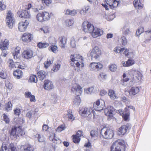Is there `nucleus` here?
Instances as JSON below:
<instances>
[{"label":"nucleus","mask_w":151,"mask_h":151,"mask_svg":"<svg viewBox=\"0 0 151 151\" xmlns=\"http://www.w3.org/2000/svg\"><path fill=\"white\" fill-rule=\"evenodd\" d=\"M109 95L111 99L116 98V96L114 91L112 90H109Z\"/></svg>","instance_id":"nucleus-41"},{"label":"nucleus","mask_w":151,"mask_h":151,"mask_svg":"<svg viewBox=\"0 0 151 151\" xmlns=\"http://www.w3.org/2000/svg\"><path fill=\"white\" fill-rule=\"evenodd\" d=\"M139 91V89L138 87H132L129 91V94L131 95H135Z\"/></svg>","instance_id":"nucleus-29"},{"label":"nucleus","mask_w":151,"mask_h":151,"mask_svg":"<svg viewBox=\"0 0 151 151\" xmlns=\"http://www.w3.org/2000/svg\"><path fill=\"white\" fill-rule=\"evenodd\" d=\"M90 135L92 137L96 136V132L95 130H92L90 132Z\"/></svg>","instance_id":"nucleus-64"},{"label":"nucleus","mask_w":151,"mask_h":151,"mask_svg":"<svg viewBox=\"0 0 151 151\" xmlns=\"http://www.w3.org/2000/svg\"><path fill=\"white\" fill-rule=\"evenodd\" d=\"M83 133L82 131L78 130L76 133L75 136H77L79 137H80L81 136H83Z\"/></svg>","instance_id":"nucleus-60"},{"label":"nucleus","mask_w":151,"mask_h":151,"mask_svg":"<svg viewBox=\"0 0 151 151\" xmlns=\"http://www.w3.org/2000/svg\"><path fill=\"white\" fill-rule=\"evenodd\" d=\"M4 120V121L6 124H9L10 122V120L8 117V116L5 113L3 114Z\"/></svg>","instance_id":"nucleus-51"},{"label":"nucleus","mask_w":151,"mask_h":151,"mask_svg":"<svg viewBox=\"0 0 151 151\" xmlns=\"http://www.w3.org/2000/svg\"><path fill=\"white\" fill-rule=\"evenodd\" d=\"M44 88L47 90H50L53 88L52 82L50 80H45L43 86Z\"/></svg>","instance_id":"nucleus-19"},{"label":"nucleus","mask_w":151,"mask_h":151,"mask_svg":"<svg viewBox=\"0 0 151 151\" xmlns=\"http://www.w3.org/2000/svg\"><path fill=\"white\" fill-rule=\"evenodd\" d=\"M6 8V6L3 4V2L2 1L0 2V11H2L5 9Z\"/></svg>","instance_id":"nucleus-61"},{"label":"nucleus","mask_w":151,"mask_h":151,"mask_svg":"<svg viewBox=\"0 0 151 151\" xmlns=\"http://www.w3.org/2000/svg\"><path fill=\"white\" fill-rule=\"evenodd\" d=\"M91 66H99V65H103L102 64L100 63L93 62L90 63Z\"/></svg>","instance_id":"nucleus-62"},{"label":"nucleus","mask_w":151,"mask_h":151,"mask_svg":"<svg viewBox=\"0 0 151 151\" xmlns=\"http://www.w3.org/2000/svg\"><path fill=\"white\" fill-rule=\"evenodd\" d=\"M36 137H37L38 141L40 142H43L44 140L43 137L41 136L39 134H36Z\"/></svg>","instance_id":"nucleus-54"},{"label":"nucleus","mask_w":151,"mask_h":151,"mask_svg":"<svg viewBox=\"0 0 151 151\" xmlns=\"http://www.w3.org/2000/svg\"><path fill=\"white\" fill-rule=\"evenodd\" d=\"M65 129V126L63 125H61L59 126L56 129V131L58 132H60L63 130Z\"/></svg>","instance_id":"nucleus-52"},{"label":"nucleus","mask_w":151,"mask_h":151,"mask_svg":"<svg viewBox=\"0 0 151 151\" xmlns=\"http://www.w3.org/2000/svg\"><path fill=\"white\" fill-rule=\"evenodd\" d=\"M71 61L70 64L71 66H84V58L81 55L78 54L72 55L70 56Z\"/></svg>","instance_id":"nucleus-1"},{"label":"nucleus","mask_w":151,"mask_h":151,"mask_svg":"<svg viewBox=\"0 0 151 151\" xmlns=\"http://www.w3.org/2000/svg\"><path fill=\"white\" fill-rule=\"evenodd\" d=\"M114 51L116 52L122 53V52L123 48H121L119 47H117L114 49Z\"/></svg>","instance_id":"nucleus-53"},{"label":"nucleus","mask_w":151,"mask_h":151,"mask_svg":"<svg viewBox=\"0 0 151 151\" xmlns=\"http://www.w3.org/2000/svg\"><path fill=\"white\" fill-rule=\"evenodd\" d=\"M118 4V2L117 1L115 0H114L110 6L112 9H113L117 7Z\"/></svg>","instance_id":"nucleus-49"},{"label":"nucleus","mask_w":151,"mask_h":151,"mask_svg":"<svg viewBox=\"0 0 151 151\" xmlns=\"http://www.w3.org/2000/svg\"><path fill=\"white\" fill-rule=\"evenodd\" d=\"M58 47L57 46L55 45H52L51 46H50L48 48L49 50H51L55 53H56L58 52Z\"/></svg>","instance_id":"nucleus-35"},{"label":"nucleus","mask_w":151,"mask_h":151,"mask_svg":"<svg viewBox=\"0 0 151 151\" xmlns=\"http://www.w3.org/2000/svg\"><path fill=\"white\" fill-rule=\"evenodd\" d=\"M29 80L31 82L36 83L37 81V78L36 76L35 75L31 76L29 78Z\"/></svg>","instance_id":"nucleus-42"},{"label":"nucleus","mask_w":151,"mask_h":151,"mask_svg":"<svg viewBox=\"0 0 151 151\" xmlns=\"http://www.w3.org/2000/svg\"><path fill=\"white\" fill-rule=\"evenodd\" d=\"M123 31L124 35H128L130 32L129 27L127 25H125L123 28Z\"/></svg>","instance_id":"nucleus-33"},{"label":"nucleus","mask_w":151,"mask_h":151,"mask_svg":"<svg viewBox=\"0 0 151 151\" xmlns=\"http://www.w3.org/2000/svg\"><path fill=\"white\" fill-rule=\"evenodd\" d=\"M90 69L91 70H94L95 71H97L98 70H100L102 67L100 68L99 67H90Z\"/></svg>","instance_id":"nucleus-57"},{"label":"nucleus","mask_w":151,"mask_h":151,"mask_svg":"<svg viewBox=\"0 0 151 151\" xmlns=\"http://www.w3.org/2000/svg\"><path fill=\"white\" fill-rule=\"evenodd\" d=\"M89 9V7L88 6H87L80 10V13L81 15H85L87 13Z\"/></svg>","instance_id":"nucleus-38"},{"label":"nucleus","mask_w":151,"mask_h":151,"mask_svg":"<svg viewBox=\"0 0 151 151\" xmlns=\"http://www.w3.org/2000/svg\"><path fill=\"white\" fill-rule=\"evenodd\" d=\"M142 33V29L141 28L138 29L136 31V35L137 37H139Z\"/></svg>","instance_id":"nucleus-59"},{"label":"nucleus","mask_w":151,"mask_h":151,"mask_svg":"<svg viewBox=\"0 0 151 151\" xmlns=\"http://www.w3.org/2000/svg\"><path fill=\"white\" fill-rule=\"evenodd\" d=\"M18 16L21 18L24 17L29 18L30 17L31 15L29 11L24 10L22 12H18L17 13Z\"/></svg>","instance_id":"nucleus-17"},{"label":"nucleus","mask_w":151,"mask_h":151,"mask_svg":"<svg viewBox=\"0 0 151 151\" xmlns=\"http://www.w3.org/2000/svg\"><path fill=\"white\" fill-rule=\"evenodd\" d=\"M76 41L74 38L71 39L70 42V45L73 48H75L76 45Z\"/></svg>","instance_id":"nucleus-47"},{"label":"nucleus","mask_w":151,"mask_h":151,"mask_svg":"<svg viewBox=\"0 0 151 151\" xmlns=\"http://www.w3.org/2000/svg\"><path fill=\"white\" fill-rule=\"evenodd\" d=\"M51 102L53 104H55L56 103L58 100L57 96L56 94L52 93L51 95Z\"/></svg>","instance_id":"nucleus-36"},{"label":"nucleus","mask_w":151,"mask_h":151,"mask_svg":"<svg viewBox=\"0 0 151 151\" xmlns=\"http://www.w3.org/2000/svg\"><path fill=\"white\" fill-rule=\"evenodd\" d=\"M77 13V11L76 10H71L68 9L66 10L65 14L66 15H70L72 16H74Z\"/></svg>","instance_id":"nucleus-37"},{"label":"nucleus","mask_w":151,"mask_h":151,"mask_svg":"<svg viewBox=\"0 0 151 151\" xmlns=\"http://www.w3.org/2000/svg\"><path fill=\"white\" fill-rule=\"evenodd\" d=\"M23 150L24 151H33L34 148L32 146L29 144H27L22 146Z\"/></svg>","instance_id":"nucleus-30"},{"label":"nucleus","mask_w":151,"mask_h":151,"mask_svg":"<svg viewBox=\"0 0 151 151\" xmlns=\"http://www.w3.org/2000/svg\"><path fill=\"white\" fill-rule=\"evenodd\" d=\"M12 109V104H11V102H9L6 105L5 108V110L7 111L11 110Z\"/></svg>","instance_id":"nucleus-44"},{"label":"nucleus","mask_w":151,"mask_h":151,"mask_svg":"<svg viewBox=\"0 0 151 151\" xmlns=\"http://www.w3.org/2000/svg\"><path fill=\"white\" fill-rule=\"evenodd\" d=\"M40 30L45 34L49 33L50 31V28L47 26H46L41 28Z\"/></svg>","instance_id":"nucleus-40"},{"label":"nucleus","mask_w":151,"mask_h":151,"mask_svg":"<svg viewBox=\"0 0 151 151\" xmlns=\"http://www.w3.org/2000/svg\"><path fill=\"white\" fill-rule=\"evenodd\" d=\"M20 109L19 108H16L14 110V112L15 115L17 116H19L20 113Z\"/></svg>","instance_id":"nucleus-58"},{"label":"nucleus","mask_w":151,"mask_h":151,"mask_svg":"<svg viewBox=\"0 0 151 151\" xmlns=\"http://www.w3.org/2000/svg\"><path fill=\"white\" fill-rule=\"evenodd\" d=\"M33 51L30 49L26 50L23 52L24 57L27 59L31 58L33 57Z\"/></svg>","instance_id":"nucleus-20"},{"label":"nucleus","mask_w":151,"mask_h":151,"mask_svg":"<svg viewBox=\"0 0 151 151\" xmlns=\"http://www.w3.org/2000/svg\"><path fill=\"white\" fill-rule=\"evenodd\" d=\"M20 48L19 47H17L15 49V52L13 53V56L15 59H18L20 55L19 51Z\"/></svg>","instance_id":"nucleus-26"},{"label":"nucleus","mask_w":151,"mask_h":151,"mask_svg":"<svg viewBox=\"0 0 151 151\" xmlns=\"http://www.w3.org/2000/svg\"><path fill=\"white\" fill-rule=\"evenodd\" d=\"M74 23V21L73 19H68L65 21V24L66 26L69 27L72 26Z\"/></svg>","instance_id":"nucleus-32"},{"label":"nucleus","mask_w":151,"mask_h":151,"mask_svg":"<svg viewBox=\"0 0 151 151\" xmlns=\"http://www.w3.org/2000/svg\"><path fill=\"white\" fill-rule=\"evenodd\" d=\"M50 18V15L47 12H42L38 13L36 16L37 20L40 22L48 21Z\"/></svg>","instance_id":"nucleus-5"},{"label":"nucleus","mask_w":151,"mask_h":151,"mask_svg":"<svg viewBox=\"0 0 151 151\" xmlns=\"http://www.w3.org/2000/svg\"><path fill=\"white\" fill-rule=\"evenodd\" d=\"M13 14L11 11H9L6 18V24L10 28H12L14 23Z\"/></svg>","instance_id":"nucleus-8"},{"label":"nucleus","mask_w":151,"mask_h":151,"mask_svg":"<svg viewBox=\"0 0 151 151\" xmlns=\"http://www.w3.org/2000/svg\"><path fill=\"white\" fill-rule=\"evenodd\" d=\"M79 114L83 117H86L89 116L91 113H93V116H95V111L91 108H85L80 110L79 111Z\"/></svg>","instance_id":"nucleus-9"},{"label":"nucleus","mask_w":151,"mask_h":151,"mask_svg":"<svg viewBox=\"0 0 151 151\" xmlns=\"http://www.w3.org/2000/svg\"><path fill=\"white\" fill-rule=\"evenodd\" d=\"M35 111H31L28 112L26 114V116L30 119L32 118V115L35 114Z\"/></svg>","instance_id":"nucleus-46"},{"label":"nucleus","mask_w":151,"mask_h":151,"mask_svg":"<svg viewBox=\"0 0 151 151\" xmlns=\"http://www.w3.org/2000/svg\"><path fill=\"white\" fill-rule=\"evenodd\" d=\"M83 30L85 32L91 33L93 29V24L87 22H84L82 25Z\"/></svg>","instance_id":"nucleus-11"},{"label":"nucleus","mask_w":151,"mask_h":151,"mask_svg":"<svg viewBox=\"0 0 151 151\" xmlns=\"http://www.w3.org/2000/svg\"><path fill=\"white\" fill-rule=\"evenodd\" d=\"M53 63L52 60H50L49 59H47V61L44 63L45 66H49L51 65Z\"/></svg>","instance_id":"nucleus-55"},{"label":"nucleus","mask_w":151,"mask_h":151,"mask_svg":"<svg viewBox=\"0 0 151 151\" xmlns=\"http://www.w3.org/2000/svg\"><path fill=\"white\" fill-rule=\"evenodd\" d=\"M103 32L102 30L97 28H94V27L93 29L92 30V32L91 33V35L93 37L96 38L102 35Z\"/></svg>","instance_id":"nucleus-16"},{"label":"nucleus","mask_w":151,"mask_h":151,"mask_svg":"<svg viewBox=\"0 0 151 151\" xmlns=\"http://www.w3.org/2000/svg\"><path fill=\"white\" fill-rule=\"evenodd\" d=\"M0 77L3 79L6 78V74L3 70L0 73Z\"/></svg>","instance_id":"nucleus-63"},{"label":"nucleus","mask_w":151,"mask_h":151,"mask_svg":"<svg viewBox=\"0 0 151 151\" xmlns=\"http://www.w3.org/2000/svg\"><path fill=\"white\" fill-rule=\"evenodd\" d=\"M49 45V44L47 43L39 42L37 44V46L39 48H43L47 47Z\"/></svg>","instance_id":"nucleus-39"},{"label":"nucleus","mask_w":151,"mask_h":151,"mask_svg":"<svg viewBox=\"0 0 151 151\" xmlns=\"http://www.w3.org/2000/svg\"><path fill=\"white\" fill-rule=\"evenodd\" d=\"M8 64L10 66H12L14 65L15 66L16 65H18V66H21V65H19V63L15 62L14 63L13 60L12 59H9L8 62Z\"/></svg>","instance_id":"nucleus-43"},{"label":"nucleus","mask_w":151,"mask_h":151,"mask_svg":"<svg viewBox=\"0 0 151 151\" xmlns=\"http://www.w3.org/2000/svg\"><path fill=\"white\" fill-rule=\"evenodd\" d=\"M134 5L135 7L138 9L140 10L141 11L142 9V3L140 0H134Z\"/></svg>","instance_id":"nucleus-25"},{"label":"nucleus","mask_w":151,"mask_h":151,"mask_svg":"<svg viewBox=\"0 0 151 151\" xmlns=\"http://www.w3.org/2000/svg\"><path fill=\"white\" fill-rule=\"evenodd\" d=\"M32 38V35L28 33H24L22 37V40L24 42H29Z\"/></svg>","instance_id":"nucleus-21"},{"label":"nucleus","mask_w":151,"mask_h":151,"mask_svg":"<svg viewBox=\"0 0 151 151\" xmlns=\"http://www.w3.org/2000/svg\"><path fill=\"white\" fill-rule=\"evenodd\" d=\"M67 116L68 120H70L71 121L73 120L74 119V117L72 114V111L71 110L69 109L68 110Z\"/></svg>","instance_id":"nucleus-34"},{"label":"nucleus","mask_w":151,"mask_h":151,"mask_svg":"<svg viewBox=\"0 0 151 151\" xmlns=\"http://www.w3.org/2000/svg\"><path fill=\"white\" fill-rule=\"evenodd\" d=\"M131 127V125L130 124H127L120 127L119 129L118 134L122 136L124 134L127 132L129 131Z\"/></svg>","instance_id":"nucleus-12"},{"label":"nucleus","mask_w":151,"mask_h":151,"mask_svg":"<svg viewBox=\"0 0 151 151\" xmlns=\"http://www.w3.org/2000/svg\"><path fill=\"white\" fill-rule=\"evenodd\" d=\"M145 36L146 39V40L145 41V43H149V41L151 40V30L145 31Z\"/></svg>","instance_id":"nucleus-24"},{"label":"nucleus","mask_w":151,"mask_h":151,"mask_svg":"<svg viewBox=\"0 0 151 151\" xmlns=\"http://www.w3.org/2000/svg\"><path fill=\"white\" fill-rule=\"evenodd\" d=\"M29 24V22L27 20L20 22L18 24L19 30L21 32H24L27 29Z\"/></svg>","instance_id":"nucleus-14"},{"label":"nucleus","mask_w":151,"mask_h":151,"mask_svg":"<svg viewBox=\"0 0 151 151\" xmlns=\"http://www.w3.org/2000/svg\"><path fill=\"white\" fill-rule=\"evenodd\" d=\"M111 151H125V147L123 140L117 139L114 142L111 147Z\"/></svg>","instance_id":"nucleus-3"},{"label":"nucleus","mask_w":151,"mask_h":151,"mask_svg":"<svg viewBox=\"0 0 151 151\" xmlns=\"http://www.w3.org/2000/svg\"><path fill=\"white\" fill-rule=\"evenodd\" d=\"M93 106L96 111H101L105 106L104 102L101 99H99L93 103Z\"/></svg>","instance_id":"nucleus-7"},{"label":"nucleus","mask_w":151,"mask_h":151,"mask_svg":"<svg viewBox=\"0 0 151 151\" xmlns=\"http://www.w3.org/2000/svg\"><path fill=\"white\" fill-rule=\"evenodd\" d=\"M13 75L17 78L20 79L22 75V72L21 70L17 69L14 71Z\"/></svg>","instance_id":"nucleus-28"},{"label":"nucleus","mask_w":151,"mask_h":151,"mask_svg":"<svg viewBox=\"0 0 151 151\" xmlns=\"http://www.w3.org/2000/svg\"><path fill=\"white\" fill-rule=\"evenodd\" d=\"M120 40H121V42H122V45L125 46L127 44V39L124 36H122Z\"/></svg>","instance_id":"nucleus-45"},{"label":"nucleus","mask_w":151,"mask_h":151,"mask_svg":"<svg viewBox=\"0 0 151 151\" xmlns=\"http://www.w3.org/2000/svg\"><path fill=\"white\" fill-rule=\"evenodd\" d=\"M10 150L11 151H17V149L12 143L9 144L3 143L0 151H9Z\"/></svg>","instance_id":"nucleus-10"},{"label":"nucleus","mask_w":151,"mask_h":151,"mask_svg":"<svg viewBox=\"0 0 151 151\" xmlns=\"http://www.w3.org/2000/svg\"><path fill=\"white\" fill-rule=\"evenodd\" d=\"M71 91L75 93L76 95L74 99V104L78 106L80 104L81 101L79 96L82 92V89L79 85L75 84L72 87Z\"/></svg>","instance_id":"nucleus-2"},{"label":"nucleus","mask_w":151,"mask_h":151,"mask_svg":"<svg viewBox=\"0 0 151 151\" xmlns=\"http://www.w3.org/2000/svg\"><path fill=\"white\" fill-rule=\"evenodd\" d=\"M72 136L73 137V141L75 143H78L79 142L80 140V137L75 136V135H73Z\"/></svg>","instance_id":"nucleus-48"},{"label":"nucleus","mask_w":151,"mask_h":151,"mask_svg":"<svg viewBox=\"0 0 151 151\" xmlns=\"http://www.w3.org/2000/svg\"><path fill=\"white\" fill-rule=\"evenodd\" d=\"M58 40L60 46L62 49H65V45L67 43V39L65 36H60L59 37Z\"/></svg>","instance_id":"nucleus-18"},{"label":"nucleus","mask_w":151,"mask_h":151,"mask_svg":"<svg viewBox=\"0 0 151 151\" xmlns=\"http://www.w3.org/2000/svg\"><path fill=\"white\" fill-rule=\"evenodd\" d=\"M129 113H125L122 115V117L124 120H127L129 118Z\"/></svg>","instance_id":"nucleus-56"},{"label":"nucleus","mask_w":151,"mask_h":151,"mask_svg":"<svg viewBox=\"0 0 151 151\" xmlns=\"http://www.w3.org/2000/svg\"><path fill=\"white\" fill-rule=\"evenodd\" d=\"M134 63V61L130 59H129L126 62V63L124 61H122V62L123 66H130L133 65Z\"/></svg>","instance_id":"nucleus-31"},{"label":"nucleus","mask_w":151,"mask_h":151,"mask_svg":"<svg viewBox=\"0 0 151 151\" xmlns=\"http://www.w3.org/2000/svg\"><path fill=\"white\" fill-rule=\"evenodd\" d=\"M115 112V109L112 106H108L104 110V112L108 117V119L109 120L113 117V114Z\"/></svg>","instance_id":"nucleus-13"},{"label":"nucleus","mask_w":151,"mask_h":151,"mask_svg":"<svg viewBox=\"0 0 151 151\" xmlns=\"http://www.w3.org/2000/svg\"><path fill=\"white\" fill-rule=\"evenodd\" d=\"M101 138L106 139H111L114 135L113 131L111 129L106 127H104L101 129L100 132Z\"/></svg>","instance_id":"nucleus-4"},{"label":"nucleus","mask_w":151,"mask_h":151,"mask_svg":"<svg viewBox=\"0 0 151 151\" xmlns=\"http://www.w3.org/2000/svg\"><path fill=\"white\" fill-rule=\"evenodd\" d=\"M38 77L40 80L42 81L45 78L46 74L45 72L41 70L37 73Z\"/></svg>","instance_id":"nucleus-27"},{"label":"nucleus","mask_w":151,"mask_h":151,"mask_svg":"<svg viewBox=\"0 0 151 151\" xmlns=\"http://www.w3.org/2000/svg\"><path fill=\"white\" fill-rule=\"evenodd\" d=\"M101 53V50L98 47L95 46L92 50L90 55L92 58H96L100 56Z\"/></svg>","instance_id":"nucleus-15"},{"label":"nucleus","mask_w":151,"mask_h":151,"mask_svg":"<svg viewBox=\"0 0 151 151\" xmlns=\"http://www.w3.org/2000/svg\"><path fill=\"white\" fill-rule=\"evenodd\" d=\"M9 42L8 40L5 39L4 40L1 42L0 44V48L1 50H6L7 49V46Z\"/></svg>","instance_id":"nucleus-22"},{"label":"nucleus","mask_w":151,"mask_h":151,"mask_svg":"<svg viewBox=\"0 0 151 151\" xmlns=\"http://www.w3.org/2000/svg\"><path fill=\"white\" fill-rule=\"evenodd\" d=\"M122 52H123L124 54L128 58L131 57L133 56V53L130 52L129 50L126 48H123Z\"/></svg>","instance_id":"nucleus-23"},{"label":"nucleus","mask_w":151,"mask_h":151,"mask_svg":"<svg viewBox=\"0 0 151 151\" xmlns=\"http://www.w3.org/2000/svg\"><path fill=\"white\" fill-rule=\"evenodd\" d=\"M24 132L22 129L21 127L19 126L17 127H14L12 129L10 133L11 135H12L14 137L22 136L24 134Z\"/></svg>","instance_id":"nucleus-6"},{"label":"nucleus","mask_w":151,"mask_h":151,"mask_svg":"<svg viewBox=\"0 0 151 151\" xmlns=\"http://www.w3.org/2000/svg\"><path fill=\"white\" fill-rule=\"evenodd\" d=\"M94 89L93 87H91L86 89H85L84 92L87 94H91L93 91Z\"/></svg>","instance_id":"nucleus-50"}]
</instances>
